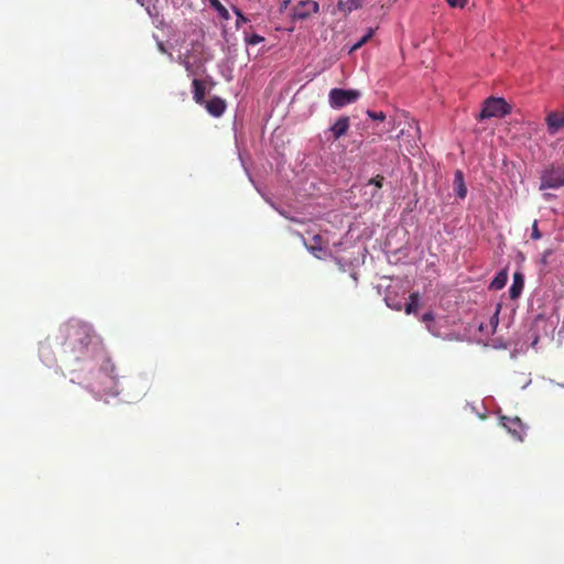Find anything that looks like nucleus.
I'll return each instance as SVG.
<instances>
[{
	"label": "nucleus",
	"instance_id": "9b49d317",
	"mask_svg": "<svg viewBox=\"0 0 564 564\" xmlns=\"http://www.w3.org/2000/svg\"><path fill=\"white\" fill-rule=\"evenodd\" d=\"M524 286V279L521 272H514L513 281L509 289V295L511 300H516L521 295Z\"/></svg>",
	"mask_w": 564,
	"mask_h": 564
},
{
	"label": "nucleus",
	"instance_id": "20e7f679",
	"mask_svg": "<svg viewBox=\"0 0 564 564\" xmlns=\"http://www.w3.org/2000/svg\"><path fill=\"white\" fill-rule=\"evenodd\" d=\"M564 186V166H550L541 175L540 189L560 188Z\"/></svg>",
	"mask_w": 564,
	"mask_h": 564
},
{
	"label": "nucleus",
	"instance_id": "c85d7f7f",
	"mask_svg": "<svg viewBox=\"0 0 564 564\" xmlns=\"http://www.w3.org/2000/svg\"><path fill=\"white\" fill-rule=\"evenodd\" d=\"M392 307H393L394 310H397V311L401 310V306H400V305H398V304H394V306H392Z\"/></svg>",
	"mask_w": 564,
	"mask_h": 564
},
{
	"label": "nucleus",
	"instance_id": "7ed1b4c3",
	"mask_svg": "<svg viewBox=\"0 0 564 564\" xmlns=\"http://www.w3.org/2000/svg\"><path fill=\"white\" fill-rule=\"evenodd\" d=\"M360 97V91L355 89L333 88L328 95L329 106L334 109H340L355 102Z\"/></svg>",
	"mask_w": 564,
	"mask_h": 564
},
{
	"label": "nucleus",
	"instance_id": "aec40b11",
	"mask_svg": "<svg viewBox=\"0 0 564 564\" xmlns=\"http://www.w3.org/2000/svg\"><path fill=\"white\" fill-rule=\"evenodd\" d=\"M264 41V37L259 34H252L246 39L247 44L257 45Z\"/></svg>",
	"mask_w": 564,
	"mask_h": 564
},
{
	"label": "nucleus",
	"instance_id": "b1692460",
	"mask_svg": "<svg viewBox=\"0 0 564 564\" xmlns=\"http://www.w3.org/2000/svg\"><path fill=\"white\" fill-rule=\"evenodd\" d=\"M542 237V234L540 232L539 228H538V221L534 220L533 225H532V232H531V238L534 239V240H538Z\"/></svg>",
	"mask_w": 564,
	"mask_h": 564
},
{
	"label": "nucleus",
	"instance_id": "4468645a",
	"mask_svg": "<svg viewBox=\"0 0 564 564\" xmlns=\"http://www.w3.org/2000/svg\"><path fill=\"white\" fill-rule=\"evenodd\" d=\"M508 281V273L506 270H502L497 273L494 280L490 282L489 289L491 290H501L505 288Z\"/></svg>",
	"mask_w": 564,
	"mask_h": 564
},
{
	"label": "nucleus",
	"instance_id": "f8f14e48",
	"mask_svg": "<svg viewBox=\"0 0 564 564\" xmlns=\"http://www.w3.org/2000/svg\"><path fill=\"white\" fill-rule=\"evenodd\" d=\"M206 87L204 83L197 78L193 80V99L196 104L202 105L204 102Z\"/></svg>",
	"mask_w": 564,
	"mask_h": 564
},
{
	"label": "nucleus",
	"instance_id": "412c9836",
	"mask_svg": "<svg viewBox=\"0 0 564 564\" xmlns=\"http://www.w3.org/2000/svg\"><path fill=\"white\" fill-rule=\"evenodd\" d=\"M234 11L237 15V21H236L237 28H239L242 23L248 22V19L243 15V13L238 8H234Z\"/></svg>",
	"mask_w": 564,
	"mask_h": 564
},
{
	"label": "nucleus",
	"instance_id": "6ab92c4d",
	"mask_svg": "<svg viewBox=\"0 0 564 564\" xmlns=\"http://www.w3.org/2000/svg\"><path fill=\"white\" fill-rule=\"evenodd\" d=\"M433 321H434V314L432 312H427V313L423 314L422 322L426 324V327L431 333L435 334V332L433 330L432 325H431V323Z\"/></svg>",
	"mask_w": 564,
	"mask_h": 564
},
{
	"label": "nucleus",
	"instance_id": "dca6fc26",
	"mask_svg": "<svg viewBox=\"0 0 564 564\" xmlns=\"http://www.w3.org/2000/svg\"><path fill=\"white\" fill-rule=\"evenodd\" d=\"M409 303L405 305V313L408 315L412 314V313H415L419 308V302H420V295L417 292H414L410 295L409 297Z\"/></svg>",
	"mask_w": 564,
	"mask_h": 564
},
{
	"label": "nucleus",
	"instance_id": "39448f33",
	"mask_svg": "<svg viewBox=\"0 0 564 564\" xmlns=\"http://www.w3.org/2000/svg\"><path fill=\"white\" fill-rule=\"evenodd\" d=\"M319 11V4L313 0H302L293 8V19L305 20Z\"/></svg>",
	"mask_w": 564,
	"mask_h": 564
},
{
	"label": "nucleus",
	"instance_id": "f257e3e1",
	"mask_svg": "<svg viewBox=\"0 0 564 564\" xmlns=\"http://www.w3.org/2000/svg\"><path fill=\"white\" fill-rule=\"evenodd\" d=\"M65 337L64 346L79 359L93 339V329L84 323H67L62 327Z\"/></svg>",
	"mask_w": 564,
	"mask_h": 564
},
{
	"label": "nucleus",
	"instance_id": "6e6552de",
	"mask_svg": "<svg viewBox=\"0 0 564 564\" xmlns=\"http://www.w3.org/2000/svg\"><path fill=\"white\" fill-rule=\"evenodd\" d=\"M350 127V119L347 116L339 117L333 126H330L329 131L332 133L333 140H338L344 137Z\"/></svg>",
	"mask_w": 564,
	"mask_h": 564
},
{
	"label": "nucleus",
	"instance_id": "393cba45",
	"mask_svg": "<svg viewBox=\"0 0 564 564\" xmlns=\"http://www.w3.org/2000/svg\"><path fill=\"white\" fill-rule=\"evenodd\" d=\"M369 183L373 184L378 188H381L383 183V176L377 175L376 177L371 178Z\"/></svg>",
	"mask_w": 564,
	"mask_h": 564
},
{
	"label": "nucleus",
	"instance_id": "2eb2a0df",
	"mask_svg": "<svg viewBox=\"0 0 564 564\" xmlns=\"http://www.w3.org/2000/svg\"><path fill=\"white\" fill-rule=\"evenodd\" d=\"M337 7L339 11L350 13L360 7V2L359 0H339Z\"/></svg>",
	"mask_w": 564,
	"mask_h": 564
},
{
	"label": "nucleus",
	"instance_id": "a878e982",
	"mask_svg": "<svg viewBox=\"0 0 564 564\" xmlns=\"http://www.w3.org/2000/svg\"><path fill=\"white\" fill-rule=\"evenodd\" d=\"M183 64H184V66H185L186 70H187L188 73H191V74H192V73H193V70H192V66H191V64H189L188 62H186V61H184V62H183Z\"/></svg>",
	"mask_w": 564,
	"mask_h": 564
},
{
	"label": "nucleus",
	"instance_id": "bb28decb",
	"mask_svg": "<svg viewBox=\"0 0 564 564\" xmlns=\"http://www.w3.org/2000/svg\"><path fill=\"white\" fill-rule=\"evenodd\" d=\"M159 48H160L161 52H165V48H164L162 43L159 44Z\"/></svg>",
	"mask_w": 564,
	"mask_h": 564
},
{
	"label": "nucleus",
	"instance_id": "cd10ccee",
	"mask_svg": "<svg viewBox=\"0 0 564 564\" xmlns=\"http://www.w3.org/2000/svg\"><path fill=\"white\" fill-rule=\"evenodd\" d=\"M289 2H290V0L284 1L282 8H286Z\"/></svg>",
	"mask_w": 564,
	"mask_h": 564
},
{
	"label": "nucleus",
	"instance_id": "a211bd4d",
	"mask_svg": "<svg viewBox=\"0 0 564 564\" xmlns=\"http://www.w3.org/2000/svg\"><path fill=\"white\" fill-rule=\"evenodd\" d=\"M375 30L368 29L367 33L358 40L351 47L350 52L359 50L362 45H365L372 36H373Z\"/></svg>",
	"mask_w": 564,
	"mask_h": 564
},
{
	"label": "nucleus",
	"instance_id": "9d476101",
	"mask_svg": "<svg viewBox=\"0 0 564 564\" xmlns=\"http://www.w3.org/2000/svg\"><path fill=\"white\" fill-rule=\"evenodd\" d=\"M207 111L214 117H220L226 109L225 101L219 97H213L205 105Z\"/></svg>",
	"mask_w": 564,
	"mask_h": 564
},
{
	"label": "nucleus",
	"instance_id": "1a4fd4ad",
	"mask_svg": "<svg viewBox=\"0 0 564 564\" xmlns=\"http://www.w3.org/2000/svg\"><path fill=\"white\" fill-rule=\"evenodd\" d=\"M305 246L307 250L318 259L324 258L326 254V245L321 235H315L310 243L305 242Z\"/></svg>",
	"mask_w": 564,
	"mask_h": 564
},
{
	"label": "nucleus",
	"instance_id": "f03ea898",
	"mask_svg": "<svg viewBox=\"0 0 564 564\" xmlns=\"http://www.w3.org/2000/svg\"><path fill=\"white\" fill-rule=\"evenodd\" d=\"M510 112L511 107L503 98L489 97L484 101L478 119L485 120L489 118H502Z\"/></svg>",
	"mask_w": 564,
	"mask_h": 564
},
{
	"label": "nucleus",
	"instance_id": "ddd939ff",
	"mask_svg": "<svg viewBox=\"0 0 564 564\" xmlns=\"http://www.w3.org/2000/svg\"><path fill=\"white\" fill-rule=\"evenodd\" d=\"M454 185H455V189H456V193H457V196L462 199H464L467 195V187L465 185V182H464V175H463V172L457 170L455 172V176H454Z\"/></svg>",
	"mask_w": 564,
	"mask_h": 564
},
{
	"label": "nucleus",
	"instance_id": "5701e85b",
	"mask_svg": "<svg viewBox=\"0 0 564 564\" xmlns=\"http://www.w3.org/2000/svg\"><path fill=\"white\" fill-rule=\"evenodd\" d=\"M447 4L452 8H464L468 0H446Z\"/></svg>",
	"mask_w": 564,
	"mask_h": 564
},
{
	"label": "nucleus",
	"instance_id": "f3484780",
	"mask_svg": "<svg viewBox=\"0 0 564 564\" xmlns=\"http://www.w3.org/2000/svg\"><path fill=\"white\" fill-rule=\"evenodd\" d=\"M210 6L219 13L224 20H229L230 15L228 10L220 3L219 0H209Z\"/></svg>",
	"mask_w": 564,
	"mask_h": 564
},
{
	"label": "nucleus",
	"instance_id": "0eeeda50",
	"mask_svg": "<svg viewBox=\"0 0 564 564\" xmlns=\"http://www.w3.org/2000/svg\"><path fill=\"white\" fill-rule=\"evenodd\" d=\"M547 132L551 135L556 134L558 131L564 129V111H551L545 118Z\"/></svg>",
	"mask_w": 564,
	"mask_h": 564
},
{
	"label": "nucleus",
	"instance_id": "4be33fe9",
	"mask_svg": "<svg viewBox=\"0 0 564 564\" xmlns=\"http://www.w3.org/2000/svg\"><path fill=\"white\" fill-rule=\"evenodd\" d=\"M367 115L373 120L383 121L386 119V115L382 111L376 112V111L368 110Z\"/></svg>",
	"mask_w": 564,
	"mask_h": 564
},
{
	"label": "nucleus",
	"instance_id": "423d86ee",
	"mask_svg": "<svg viewBox=\"0 0 564 564\" xmlns=\"http://www.w3.org/2000/svg\"><path fill=\"white\" fill-rule=\"evenodd\" d=\"M501 421L502 425L508 430L509 433L513 435L514 438H517L518 441H523L525 434V426L518 416H502Z\"/></svg>",
	"mask_w": 564,
	"mask_h": 564
}]
</instances>
